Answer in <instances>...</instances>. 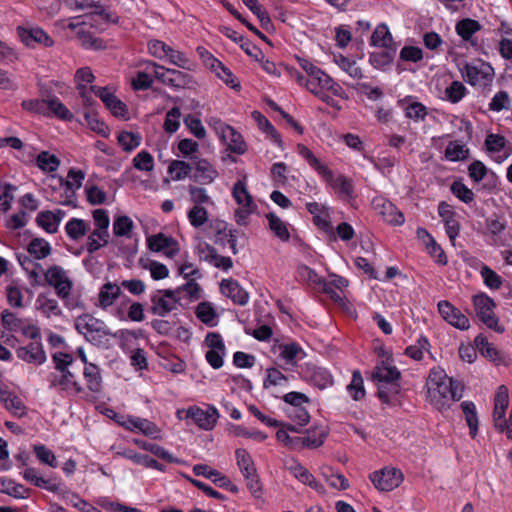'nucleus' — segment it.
<instances>
[{
	"label": "nucleus",
	"mask_w": 512,
	"mask_h": 512,
	"mask_svg": "<svg viewBox=\"0 0 512 512\" xmlns=\"http://www.w3.org/2000/svg\"><path fill=\"white\" fill-rule=\"evenodd\" d=\"M427 399L438 411L449 408L450 403L463 396L464 386L457 380L448 377L440 367L430 370L427 381Z\"/></svg>",
	"instance_id": "f257e3e1"
},
{
	"label": "nucleus",
	"mask_w": 512,
	"mask_h": 512,
	"mask_svg": "<svg viewBox=\"0 0 512 512\" xmlns=\"http://www.w3.org/2000/svg\"><path fill=\"white\" fill-rule=\"evenodd\" d=\"M401 373L390 359L378 362L371 373V381L377 387V395L385 404H392L400 393Z\"/></svg>",
	"instance_id": "f03ea898"
},
{
	"label": "nucleus",
	"mask_w": 512,
	"mask_h": 512,
	"mask_svg": "<svg viewBox=\"0 0 512 512\" xmlns=\"http://www.w3.org/2000/svg\"><path fill=\"white\" fill-rule=\"evenodd\" d=\"M298 154L305 159L309 166L314 169L333 188L339 198L350 200L354 197L352 180L344 175L335 176L333 171L321 163L314 153L304 144L297 145Z\"/></svg>",
	"instance_id": "7ed1b4c3"
},
{
	"label": "nucleus",
	"mask_w": 512,
	"mask_h": 512,
	"mask_svg": "<svg viewBox=\"0 0 512 512\" xmlns=\"http://www.w3.org/2000/svg\"><path fill=\"white\" fill-rule=\"evenodd\" d=\"M305 87L318 99L332 107H335L336 104L334 99L328 94L329 92L333 96L345 98V91L340 84L320 68L310 77H307Z\"/></svg>",
	"instance_id": "20e7f679"
},
{
	"label": "nucleus",
	"mask_w": 512,
	"mask_h": 512,
	"mask_svg": "<svg viewBox=\"0 0 512 512\" xmlns=\"http://www.w3.org/2000/svg\"><path fill=\"white\" fill-rule=\"evenodd\" d=\"M65 4L75 11L91 10L89 25L100 31L105 30L109 24H117L119 21L115 13L103 8L100 0H65Z\"/></svg>",
	"instance_id": "39448f33"
},
{
	"label": "nucleus",
	"mask_w": 512,
	"mask_h": 512,
	"mask_svg": "<svg viewBox=\"0 0 512 512\" xmlns=\"http://www.w3.org/2000/svg\"><path fill=\"white\" fill-rule=\"evenodd\" d=\"M84 179L85 173L74 168L68 171L66 180L61 176H49V180L55 182L54 185H50L53 189L60 188L64 190L59 198H55V201L61 205L75 206L76 190L82 186Z\"/></svg>",
	"instance_id": "423d86ee"
},
{
	"label": "nucleus",
	"mask_w": 512,
	"mask_h": 512,
	"mask_svg": "<svg viewBox=\"0 0 512 512\" xmlns=\"http://www.w3.org/2000/svg\"><path fill=\"white\" fill-rule=\"evenodd\" d=\"M76 330L83 334L87 340L94 343H101L108 336L116 337L106 323L90 314H83L76 318Z\"/></svg>",
	"instance_id": "0eeeda50"
},
{
	"label": "nucleus",
	"mask_w": 512,
	"mask_h": 512,
	"mask_svg": "<svg viewBox=\"0 0 512 512\" xmlns=\"http://www.w3.org/2000/svg\"><path fill=\"white\" fill-rule=\"evenodd\" d=\"M36 269L43 271L46 283L55 289L59 298L67 299L70 297L73 288V281L70 279L67 271H65L61 266L52 265L44 271L39 264L34 263V270ZM36 276L37 272L34 271V279Z\"/></svg>",
	"instance_id": "6e6552de"
},
{
	"label": "nucleus",
	"mask_w": 512,
	"mask_h": 512,
	"mask_svg": "<svg viewBox=\"0 0 512 512\" xmlns=\"http://www.w3.org/2000/svg\"><path fill=\"white\" fill-rule=\"evenodd\" d=\"M235 457L237 466L246 481L248 490L255 498H259L262 494V486L251 455L247 450L239 448L235 451Z\"/></svg>",
	"instance_id": "1a4fd4ad"
},
{
	"label": "nucleus",
	"mask_w": 512,
	"mask_h": 512,
	"mask_svg": "<svg viewBox=\"0 0 512 512\" xmlns=\"http://www.w3.org/2000/svg\"><path fill=\"white\" fill-rule=\"evenodd\" d=\"M40 100H34V112H43L44 114L54 116L63 121H72L73 114L59 100L58 97L50 95L40 85Z\"/></svg>",
	"instance_id": "9d476101"
},
{
	"label": "nucleus",
	"mask_w": 512,
	"mask_h": 512,
	"mask_svg": "<svg viewBox=\"0 0 512 512\" xmlns=\"http://www.w3.org/2000/svg\"><path fill=\"white\" fill-rule=\"evenodd\" d=\"M462 75L471 86L485 88L493 82L494 69L489 63L483 61L467 63L462 69Z\"/></svg>",
	"instance_id": "9b49d317"
},
{
	"label": "nucleus",
	"mask_w": 512,
	"mask_h": 512,
	"mask_svg": "<svg viewBox=\"0 0 512 512\" xmlns=\"http://www.w3.org/2000/svg\"><path fill=\"white\" fill-rule=\"evenodd\" d=\"M473 306L477 317L488 328L498 333L504 332V328L499 325V319L494 313L495 302L488 295L481 293L473 296Z\"/></svg>",
	"instance_id": "f8f14e48"
},
{
	"label": "nucleus",
	"mask_w": 512,
	"mask_h": 512,
	"mask_svg": "<svg viewBox=\"0 0 512 512\" xmlns=\"http://www.w3.org/2000/svg\"><path fill=\"white\" fill-rule=\"evenodd\" d=\"M148 68L152 69L154 77L158 81L174 89L184 88L191 82L190 75L180 70L165 68L155 62H150Z\"/></svg>",
	"instance_id": "ddd939ff"
},
{
	"label": "nucleus",
	"mask_w": 512,
	"mask_h": 512,
	"mask_svg": "<svg viewBox=\"0 0 512 512\" xmlns=\"http://www.w3.org/2000/svg\"><path fill=\"white\" fill-rule=\"evenodd\" d=\"M210 125H212L218 137L227 145L231 152L236 154L245 153L246 144L243 137L232 126L225 124L221 120H213V123H210Z\"/></svg>",
	"instance_id": "4468645a"
},
{
	"label": "nucleus",
	"mask_w": 512,
	"mask_h": 512,
	"mask_svg": "<svg viewBox=\"0 0 512 512\" xmlns=\"http://www.w3.org/2000/svg\"><path fill=\"white\" fill-rule=\"evenodd\" d=\"M179 300V290H157L151 296V312L154 315L164 317L177 308Z\"/></svg>",
	"instance_id": "2eb2a0df"
},
{
	"label": "nucleus",
	"mask_w": 512,
	"mask_h": 512,
	"mask_svg": "<svg viewBox=\"0 0 512 512\" xmlns=\"http://www.w3.org/2000/svg\"><path fill=\"white\" fill-rule=\"evenodd\" d=\"M509 406V393L505 385H500L494 396L493 422L494 427L500 433L506 429V410Z\"/></svg>",
	"instance_id": "dca6fc26"
},
{
	"label": "nucleus",
	"mask_w": 512,
	"mask_h": 512,
	"mask_svg": "<svg viewBox=\"0 0 512 512\" xmlns=\"http://www.w3.org/2000/svg\"><path fill=\"white\" fill-rule=\"evenodd\" d=\"M147 247L152 252H163L167 258H174L180 251L178 242L171 236L164 233H157L148 236Z\"/></svg>",
	"instance_id": "f3484780"
},
{
	"label": "nucleus",
	"mask_w": 512,
	"mask_h": 512,
	"mask_svg": "<svg viewBox=\"0 0 512 512\" xmlns=\"http://www.w3.org/2000/svg\"><path fill=\"white\" fill-rule=\"evenodd\" d=\"M372 207L385 222L391 225L400 226L405 222L403 213L384 197H375L372 200Z\"/></svg>",
	"instance_id": "a211bd4d"
},
{
	"label": "nucleus",
	"mask_w": 512,
	"mask_h": 512,
	"mask_svg": "<svg viewBox=\"0 0 512 512\" xmlns=\"http://www.w3.org/2000/svg\"><path fill=\"white\" fill-rule=\"evenodd\" d=\"M370 480L381 491H391L403 481V474L395 468H384L370 475Z\"/></svg>",
	"instance_id": "6ab92c4d"
},
{
	"label": "nucleus",
	"mask_w": 512,
	"mask_h": 512,
	"mask_svg": "<svg viewBox=\"0 0 512 512\" xmlns=\"http://www.w3.org/2000/svg\"><path fill=\"white\" fill-rule=\"evenodd\" d=\"M195 251L201 261H205L218 269L227 271L233 266L230 257L219 255L216 249L207 242L199 241Z\"/></svg>",
	"instance_id": "aec40b11"
},
{
	"label": "nucleus",
	"mask_w": 512,
	"mask_h": 512,
	"mask_svg": "<svg viewBox=\"0 0 512 512\" xmlns=\"http://www.w3.org/2000/svg\"><path fill=\"white\" fill-rule=\"evenodd\" d=\"M437 307L441 317L450 325L459 330H467L470 327V322L467 316H465L449 301L442 300L438 303Z\"/></svg>",
	"instance_id": "412c9836"
},
{
	"label": "nucleus",
	"mask_w": 512,
	"mask_h": 512,
	"mask_svg": "<svg viewBox=\"0 0 512 512\" xmlns=\"http://www.w3.org/2000/svg\"><path fill=\"white\" fill-rule=\"evenodd\" d=\"M185 418H191L201 429L211 430L217 422L218 412L214 407H209L204 410L193 406L186 410Z\"/></svg>",
	"instance_id": "4be33fe9"
},
{
	"label": "nucleus",
	"mask_w": 512,
	"mask_h": 512,
	"mask_svg": "<svg viewBox=\"0 0 512 512\" xmlns=\"http://www.w3.org/2000/svg\"><path fill=\"white\" fill-rule=\"evenodd\" d=\"M438 214L445 224V230L449 240L452 245H455V240L458 237L461 228L460 223L456 218V212L451 205L442 201L438 205Z\"/></svg>",
	"instance_id": "5701e85b"
},
{
	"label": "nucleus",
	"mask_w": 512,
	"mask_h": 512,
	"mask_svg": "<svg viewBox=\"0 0 512 512\" xmlns=\"http://www.w3.org/2000/svg\"><path fill=\"white\" fill-rule=\"evenodd\" d=\"M474 343L477 349L482 354V356L487 358L495 365H509V358L507 357V355L502 351L498 350L492 343L488 341L487 337H485L484 335L479 334L478 336H476Z\"/></svg>",
	"instance_id": "b1692460"
},
{
	"label": "nucleus",
	"mask_w": 512,
	"mask_h": 512,
	"mask_svg": "<svg viewBox=\"0 0 512 512\" xmlns=\"http://www.w3.org/2000/svg\"><path fill=\"white\" fill-rule=\"evenodd\" d=\"M192 170L191 178L202 185L212 184L219 175L217 169L204 158H196L192 162Z\"/></svg>",
	"instance_id": "393cba45"
},
{
	"label": "nucleus",
	"mask_w": 512,
	"mask_h": 512,
	"mask_svg": "<svg viewBox=\"0 0 512 512\" xmlns=\"http://www.w3.org/2000/svg\"><path fill=\"white\" fill-rule=\"evenodd\" d=\"M90 90L111 111L116 117H125L127 114L126 105L120 101L107 87L90 86Z\"/></svg>",
	"instance_id": "a878e982"
},
{
	"label": "nucleus",
	"mask_w": 512,
	"mask_h": 512,
	"mask_svg": "<svg viewBox=\"0 0 512 512\" xmlns=\"http://www.w3.org/2000/svg\"><path fill=\"white\" fill-rule=\"evenodd\" d=\"M208 235L214 237L215 244L225 245L226 243L230 246L232 253L237 254L238 250L236 247V235L231 230H227L226 223L220 220H213L209 223Z\"/></svg>",
	"instance_id": "bb28decb"
},
{
	"label": "nucleus",
	"mask_w": 512,
	"mask_h": 512,
	"mask_svg": "<svg viewBox=\"0 0 512 512\" xmlns=\"http://www.w3.org/2000/svg\"><path fill=\"white\" fill-rule=\"evenodd\" d=\"M122 427L129 431L141 432L146 436L156 438L160 430L155 423L148 419L140 417L128 416L123 421L119 422Z\"/></svg>",
	"instance_id": "cd10ccee"
},
{
	"label": "nucleus",
	"mask_w": 512,
	"mask_h": 512,
	"mask_svg": "<svg viewBox=\"0 0 512 512\" xmlns=\"http://www.w3.org/2000/svg\"><path fill=\"white\" fill-rule=\"evenodd\" d=\"M65 215L66 212L61 209L41 211L36 217V223L38 227L42 228L46 233L54 234L58 231L59 225Z\"/></svg>",
	"instance_id": "c85d7f7f"
},
{
	"label": "nucleus",
	"mask_w": 512,
	"mask_h": 512,
	"mask_svg": "<svg viewBox=\"0 0 512 512\" xmlns=\"http://www.w3.org/2000/svg\"><path fill=\"white\" fill-rule=\"evenodd\" d=\"M220 289L222 294L230 298L235 304L243 306L248 303V293L239 285L236 280H222Z\"/></svg>",
	"instance_id": "c756f323"
},
{
	"label": "nucleus",
	"mask_w": 512,
	"mask_h": 512,
	"mask_svg": "<svg viewBox=\"0 0 512 512\" xmlns=\"http://www.w3.org/2000/svg\"><path fill=\"white\" fill-rule=\"evenodd\" d=\"M1 323L3 327L12 332H21L23 336L32 338V327L25 324L16 314L4 310L1 314Z\"/></svg>",
	"instance_id": "7c9ffc66"
},
{
	"label": "nucleus",
	"mask_w": 512,
	"mask_h": 512,
	"mask_svg": "<svg viewBox=\"0 0 512 512\" xmlns=\"http://www.w3.org/2000/svg\"><path fill=\"white\" fill-rule=\"evenodd\" d=\"M305 378L319 389H325L333 384L332 375L322 367H308L305 371Z\"/></svg>",
	"instance_id": "2f4dec72"
},
{
	"label": "nucleus",
	"mask_w": 512,
	"mask_h": 512,
	"mask_svg": "<svg viewBox=\"0 0 512 512\" xmlns=\"http://www.w3.org/2000/svg\"><path fill=\"white\" fill-rule=\"evenodd\" d=\"M60 163V158L55 153L46 150L40 151L34 158L37 168L50 176L58 170Z\"/></svg>",
	"instance_id": "473e14b6"
},
{
	"label": "nucleus",
	"mask_w": 512,
	"mask_h": 512,
	"mask_svg": "<svg viewBox=\"0 0 512 512\" xmlns=\"http://www.w3.org/2000/svg\"><path fill=\"white\" fill-rule=\"evenodd\" d=\"M121 295V287L116 283L103 284L98 293V305L102 309L111 307Z\"/></svg>",
	"instance_id": "72a5a7b5"
},
{
	"label": "nucleus",
	"mask_w": 512,
	"mask_h": 512,
	"mask_svg": "<svg viewBox=\"0 0 512 512\" xmlns=\"http://www.w3.org/2000/svg\"><path fill=\"white\" fill-rule=\"evenodd\" d=\"M138 264L142 269L150 272V276L153 280L159 281L166 279L169 276L168 267L156 260L141 257L138 260Z\"/></svg>",
	"instance_id": "f704fd0d"
},
{
	"label": "nucleus",
	"mask_w": 512,
	"mask_h": 512,
	"mask_svg": "<svg viewBox=\"0 0 512 512\" xmlns=\"http://www.w3.org/2000/svg\"><path fill=\"white\" fill-rule=\"evenodd\" d=\"M396 54L395 48L386 47L374 51L369 56L370 64L376 69H383L390 65Z\"/></svg>",
	"instance_id": "c9c22d12"
},
{
	"label": "nucleus",
	"mask_w": 512,
	"mask_h": 512,
	"mask_svg": "<svg viewBox=\"0 0 512 512\" xmlns=\"http://www.w3.org/2000/svg\"><path fill=\"white\" fill-rule=\"evenodd\" d=\"M407 105L404 107L405 117L414 121L420 122L425 120L428 115L427 107L418 101H412L411 97H407L403 100Z\"/></svg>",
	"instance_id": "e433bc0d"
},
{
	"label": "nucleus",
	"mask_w": 512,
	"mask_h": 512,
	"mask_svg": "<svg viewBox=\"0 0 512 512\" xmlns=\"http://www.w3.org/2000/svg\"><path fill=\"white\" fill-rule=\"evenodd\" d=\"M334 62L338 67L349 75L353 80H361L364 77L362 69L355 60L349 59L341 54L334 56Z\"/></svg>",
	"instance_id": "4c0bfd02"
},
{
	"label": "nucleus",
	"mask_w": 512,
	"mask_h": 512,
	"mask_svg": "<svg viewBox=\"0 0 512 512\" xmlns=\"http://www.w3.org/2000/svg\"><path fill=\"white\" fill-rule=\"evenodd\" d=\"M36 308L46 317L58 316L61 314V308L59 307L57 300L44 294L37 297Z\"/></svg>",
	"instance_id": "58836bf2"
},
{
	"label": "nucleus",
	"mask_w": 512,
	"mask_h": 512,
	"mask_svg": "<svg viewBox=\"0 0 512 512\" xmlns=\"http://www.w3.org/2000/svg\"><path fill=\"white\" fill-rule=\"evenodd\" d=\"M266 218L268 219L270 230L277 238L281 241H288L290 239L287 224L282 219L273 212L268 213Z\"/></svg>",
	"instance_id": "ea45409f"
},
{
	"label": "nucleus",
	"mask_w": 512,
	"mask_h": 512,
	"mask_svg": "<svg viewBox=\"0 0 512 512\" xmlns=\"http://www.w3.org/2000/svg\"><path fill=\"white\" fill-rule=\"evenodd\" d=\"M88 229V223L79 218H72L65 225V232L73 241L82 238L87 233Z\"/></svg>",
	"instance_id": "a19ab883"
},
{
	"label": "nucleus",
	"mask_w": 512,
	"mask_h": 512,
	"mask_svg": "<svg viewBox=\"0 0 512 512\" xmlns=\"http://www.w3.org/2000/svg\"><path fill=\"white\" fill-rule=\"evenodd\" d=\"M232 196L239 206L247 205L248 207H250V205H256L253 201L251 194L247 189V184L244 179L238 180L234 184L232 189Z\"/></svg>",
	"instance_id": "79ce46f5"
},
{
	"label": "nucleus",
	"mask_w": 512,
	"mask_h": 512,
	"mask_svg": "<svg viewBox=\"0 0 512 512\" xmlns=\"http://www.w3.org/2000/svg\"><path fill=\"white\" fill-rule=\"evenodd\" d=\"M253 119L257 122L259 128L265 132L275 143L279 146L282 144L281 136L275 129V127L271 124V122L260 112L254 111L252 112Z\"/></svg>",
	"instance_id": "37998d69"
},
{
	"label": "nucleus",
	"mask_w": 512,
	"mask_h": 512,
	"mask_svg": "<svg viewBox=\"0 0 512 512\" xmlns=\"http://www.w3.org/2000/svg\"><path fill=\"white\" fill-rule=\"evenodd\" d=\"M34 486L43 488L53 493H61L64 498V493L68 490L63 489L62 482L56 477L44 478L34 473Z\"/></svg>",
	"instance_id": "c03bdc74"
},
{
	"label": "nucleus",
	"mask_w": 512,
	"mask_h": 512,
	"mask_svg": "<svg viewBox=\"0 0 512 512\" xmlns=\"http://www.w3.org/2000/svg\"><path fill=\"white\" fill-rule=\"evenodd\" d=\"M462 411L465 415L466 423L470 430V435L474 438L478 431V418L476 407L471 401H464L461 403Z\"/></svg>",
	"instance_id": "a18cd8bd"
},
{
	"label": "nucleus",
	"mask_w": 512,
	"mask_h": 512,
	"mask_svg": "<svg viewBox=\"0 0 512 512\" xmlns=\"http://www.w3.org/2000/svg\"><path fill=\"white\" fill-rule=\"evenodd\" d=\"M170 64L175 65L181 69L191 70L194 66L193 62L186 56L185 53L175 50L169 46L165 58Z\"/></svg>",
	"instance_id": "49530a36"
},
{
	"label": "nucleus",
	"mask_w": 512,
	"mask_h": 512,
	"mask_svg": "<svg viewBox=\"0 0 512 512\" xmlns=\"http://www.w3.org/2000/svg\"><path fill=\"white\" fill-rule=\"evenodd\" d=\"M347 390L355 401L362 400L365 397L364 381L359 370L353 371L352 379L347 386Z\"/></svg>",
	"instance_id": "de8ad7c7"
},
{
	"label": "nucleus",
	"mask_w": 512,
	"mask_h": 512,
	"mask_svg": "<svg viewBox=\"0 0 512 512\" xmlns=\"http://www.w3.org/2000/svg\"><path fill=\"white\" fill-rule=\"evenodd\" d=\"M93 220L96 226L95 231H99L100 235L98 238L102 241H105L106 237H109L108 227H109V217L107 211L104 209H96L93 212Z\"/></svg>",
	"instance_id": "09e8293b"
},
{
	"label": "nucleus",
	"mask_w": 512,
	"mask_h": 512,
	"mask_svg": "<svg viewBox=\"0 0 512 512\" xmlns=\"http://www.w3.org/2000/svg\"><path fill=\"white\" fill-rule=\"evenodd\" d=\"M135 443L141 447L142 449L151 452L152 454L160 457L161 459L169 462V463H179L180 461L172 456L167 450H165L163 447L155 444V443H149L142 440H135Z\"/></svg>",
	"instance_id": "8fccbe9b"
},
{
	"label": "nucleus",
	"mask_w": 512,
	"mask_h": 512,
	"mask_svg": "<svg viewBox=\"0 0 512 512\" xmlns=\"http://www.w3.org/2000/svg\"><path fill=\"white\" fill-rule=\"evenodd\" d=\"M84 377L87 381L88 388L93 392H98L101 388V375L99 368L92 364H86L84 368Z\"/></svg>",
	"instance_id": "3c124183"
},
{
	"label": "nucleus",
	"mask_w": 512,
	"mask_h": 512,
	"mask_svg": "<svg viewBox=\"0 0 512 512\" xmlns=\"http://www.w3.org/2000/svg\"><path fill=\"white\" fill-rule=\"evenodd\" d=\"M481 29L478 21L473 19H464L456 24V32L463 40H469L472 35Z\"/></svg>",
	"instance_id": "603ef678"
},
{
	"label": "nucleus",
	"mask_w": 512,
	"mask_h": 512,
	"mask_svg": "<svg viewBox=\"0 0 512 512\" xmlns=\"http://www.w3.org/2000/svg\"><path fill=\"white\" fill-rule=\"evenodd\" d=\"M60 379L57 381V385L62 389L71 394H78L82 391V387L75 380L73 373L69 370H62Z\"/></svg>",
	"instance_id": "864d4df0"
},
{
	"label": "nucleus",
	"mask_w": 512,
	"mask_h": 512,
	"mask_svg": "<svg viewBox=\"0 0 512 512\" xmlns=\"http://www.w3.org/2000/svg\"><path fill=\"white\" fill-rule=\"evenodd\" d=\"M469 150L459 141H451L445 149V157L450 161H461L468 157Z\"/></svg>",
	"instance_id": "5fc2aeb1"
},
{
	"label": "nucleus",
	"mask_w": 512,
	"mask_h": 512,
	"mask_svg": "<svg viewBox=\"0 0 512 512\" xmlns=\"http://www.w3.org/2000/svg\"><path fill=\"white\" fill-rule=\"evenodd\" d=\"M168 171L174 180H182L191 174L192 164L182 160H174L170 163Z\"/></svg>",
	"instance_id": "6e6d98bb"
},
{
	"label": "nucleus",
	"mask_w": 512,
	"mask_h": 512,
	"mask_svg": "<svg viewBox=\"0 0 512 512\" xmlns=\"http://www.w3.org/2000/svg\"><path fill=\"white\" fill-rule=\"evenodd\" d=\"M391 42L392 37L388 28L385 25L376 27L371 36V44L379 48H386L389 47Z\"/></svg>",
	"instance_id": "4d7b16f0"
},
{
	"label": "nucleus",
	"mask_w": 512,
	"mask_h": 512,
	"mask_svg": "<svg viewBox=\"0 0 512 512\" xmlns=\"http://www.w3.org/2000/svg\"><path fill=\"white\" fill-rule=\"evenodd\" d=\"M480 275L488 288L497 290L502 286L503 280L501 276L485 264L480 269Z\"/></svg>",
	"instance_id": "13d9d810"
},
{
	"label": "nucleus",
	"mask_w": 512,
	"mask_h": 512,
	"mask_svg": "<svg viewBox=\"0 0 512 512\" xmlns=\"http://www.w3.org/2000/svg\"><path fill=\"white\" fill-rule=\"evenodd\" d=\"M84 117L87 122V125L89 126V128L91 130L100 134L103 137L108 136V134H109L108 126L98 118L96 113L88 110V111H85Z\"/></svg>",
	"instance_id": "bf43d9fd"
},
{
	"label": "nucleus",
	"mask_w": 512,
	"mask_h": 512,
	"mask_svg": "<svg viewBox=\"0 0 512 512\" xmlns=\"http://www.w3.org/2000/svg\"><path fill=\"white\" fill-rule=\"evenodd\" d=\"M34 454L40 463L48 465L51 468L58 467L57 458L52 450L44 445L34 446Z\"/></svg>",
	"instance_id": "052dcab7"
},
{
	"label": "nucleus",
	"mask_w": 512,
	"mask_h": 512,
	"mask_svg": "<svg viewBox=\"0 0 512 512\" xmlns=\"http://www.w3.org/2000/svg\"><path fill=\"white\" fill-rule=\"evenodd\" d=\"M187 218L191 226L199 228L208 221V212L203 206H193L188 211Z\"/></svg>",
	"instance_id": "680f3d73"
},
{
	"label": "nucleus",
	"mask_w": 512,
	"mask_h": 512,
	"mask_svg": "<svg viewBox=\"0 0 512 512\" xmlns=\"http://www.w3.org/2000/svg\"><path fill=\"white\" fill-rule=\"evenodd\" d=\"M467 93V89L460 81H453L445 89L446 99L451 103H458Z\"/></svg>",
	"instance_id": "e2e57ef3"
},
{
	"label": "nucleus",
	"mask_w": 512,
	"mask_h": 512,
	"mask_svg": "<svg viewBox=\"0 0 512 512\" xmlns=\"http://www.w3.org/2000/svg\"><path fill=\"white\" fill-rule=\"evenodd\" d=\"M510 108L511 98L506 91L497 92L491 99V102L489 103V109L494 112L509 110Z\"/></svg>",
	"instance_id": "0e129e2a"
},
{
	"label": "nucleus",
	"mask_w": 512,
	"mask_h": 512,
	"mask_svg": "<svg viewBox=\"0 0 512 512\" xmlns=\"http://www.w3.org/2000/svg\"><path fill=\"white\" fill-rule=\"evenodd\" d=\"M133 229V221L128 216H119L113 222V233L115 236L130 237Z\"/></svg>",
	"instance_id": "69168bd1"
},
{
	"label": "nucleus",
	"mask_w": 512,
	"mask_h": 512,
	"mask_svg": "<svg viewBox=\"0 0 512 512\" xmlns=\"http://www.w3.org/2000/svg\"><path fill=\"white\" fill-rule=\"evenodd\" d=\"M64 499L73 507L83 512H102L101 510L86 502L84 499H82L81 497H79V495L75 493H71L69 491L65 492Z\"/></svg>",
	"instance_id": "338daca9"
},
{
	"label": "nucleus",
	"mask_w": 512,
	"mask_h": 512,
	"mask_svg": "<svg viewBox=\"0 0 512 512\" xmlns=\"http://www.w3.org/2000/svg\"><path fill=\"white\" fill-rule=\"evenodd\" d=\"M118 142L125 151H132L140 145L141 137L138 134L128 131L119 133Z\"/></svg>",
	"instance_id": "774afa93"
}]
</instances>
